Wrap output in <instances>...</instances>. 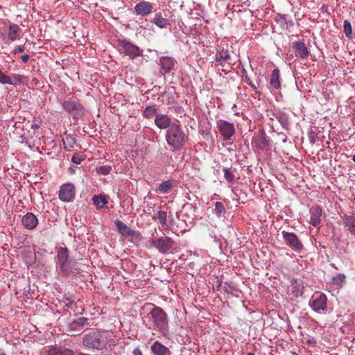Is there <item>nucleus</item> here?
I'll return each instance as SVG.
<instances>
[{
  "instance_id": "obj_1",
  "label": "nucleus",
  "mask_w": 355,
  "mask_h": 355,
  "mask_svg": "<svg viewBox=\"0 0 355 355\" xmlns=\"http://www.w3.org/2000/svg\"><path fill=\"white\" fill-rule=\"evenodd\" d=\"M167 144L175 150L182 149L188 140V137L180 123H173L166 133Z\"/></svg>"
},
{
  "instance_id": "obj_2",
  "label": "nucleus",
  "mask_w": 355,
  "mask_h": 355,
  "mask_svg": "<svg viewBox=\"0 0 355 355\" xmlns=\"http://www.w3.org/2000/svg\"><path fill=\"white\" fill-rule=\"evenodd\" d=\"M150 314L154 325L159 331L164 332L168 329L167 314L162 308L154 307Z\"/></svg>"
},
{
  "instance_id": "obj_3",
  "label": "nucleus",
  "mask_w": 355,
  "mask_h": 355,
  "mask_svg": "<svg viewBox=\"0 0 355 355\" xmlns=\"http://www.w3.org/2000/svg\"><path fill=\"white\" fill-rule=\"evenodd\" d=\"M62 107L74 119H78L84 114V107L78 100L70 99L65 101L62 103Z\"/></svg>"
},
{
  "instance_id": "obj_4",
  "label": "nucleus",
  "mask_w": 355,
  "mask_h": 355,
  "mask_svg": "<svg viewBox=\"0 0 355 355\" xmlns=\"http://www.w3.org/2000/svg\"><path fill=\"white\" fill-rule=\"evenodd\" d=\"M118 46L119 51L128 56L130 59L142 55V51L137 46L125 40H119Z\"/></svg>"
},
{
  "instance_id": "obj_5",
  "label": "nucleus",
  "mask_w": 355,
  "mask_h": 355,
  "mask_svg": "<svg viewBox=\"0 0 355 355\" xmlns=\"http://www.w3.org/2000/svg\"><path fill=\"white\" fill-rule=\"evenodd\" d=\"M216 128L224 141L231 140L236 132L234 124L223 119L216 122Z\"/></svg>"
},
{
  "instance_id": "obj_6",
  "label": "nucleus",
  "mask_w": 355,
  "mask_h": 355,
  "mask_svg": "<svg viewBox=\"0 0 355 355\" xmlns=\"http://www.w3.org/2000/svg\"><path fill=\"white\" fill-rule=\"evenodd\" d=\"M327 296L321 292L315 293L309 302L310 306L318 313L324 312L327 310Z\"/></svg>"
},
{
  "instance_id": "obj_7",
  "label": "nucleus",
  "mask_w": 355,
  "mask_h": 355,
  "mask_svg": "<svg viewBox=\"0 0 355 355\" xmlns=\"http://www.w3.org/2000/svg\"><path fill=\"white\" fill-rule=\"evenodd\" d=\"M151 243L159 252L162 254H166L170 250L173 249L175 244L173 239L168 236L153 239L151 240Z\"/></svg>"
},
{
  "instance_id": "obj_8",
  "label": "nucleus",
  "mask_w": 355,
  "mask_h": 355,
  "mask_svg": "<svg viewBox=\"0 0 355 355\" xmlns=\"http://www.w3.org/2000/svg\"><path fill=\"white\" fill-rule=\"evenodd\" d=\"M282 236L286 243L295 251L300 252L303 249V244L295 233L283 231Z\"/></svg>"
},
{
  "instance_id": "obj_9",
  "label": "nucleus",
  "mask_w": 355,
  "mask_h": 355,
  "mask_svg": "<svg viewBox=\"0 0 355 355\" xmlns=\"http://www.w3.org/2000/svg\"><path fill=\"white\" fill-rule=\"evenodd\" d=\"M83 345L89 348L101 349L104 346V343L101 340V335L94 332L84 337Z\"/></svg>"
},
{
  "instance_id": "obj_10",
  "label": "nucleus",
  "mask_w": 355,
  "mask_h": 355,
  "mask_svg": "<svg viewBox=\"0 0 355 355\" xmlns=\"http://www.w3.org/2000/svg\"><path fill=\"white\" fill-rule=\"evenodd\" d=\"M76 194V189L73 184L67 183L61 186L59 191V198L63 202H71Z\"/></svg>"
},
{
  "instance_id": "obj_11",
  "label": "nucleus",
  "mask_w": 355,
  "mask_h": 355,
  "mask_svg": "<svg viewBox=\"0 0 355 355\" xmlns=\"http://www.w3.org/2000/svg\"><path fill=\"white\" fill-rule=\"evenodd\" d=\"M310 224L314 227H318L321 223L322 216V209L320 206L315 205L312 206L309 209Z\"/></svg>"
},
{
  "instance_id": "obj_12",
  "label": "nucleus",
  "mask_w": 355,
  "mask_h": 355,
  "mask_svg": "<svg viewBox=\"0 0 355 355\" xmlns=\"http://www.w3.org/2000/svg\"><path fill=\"white\" fill-rule=\"evenodd\" d=\"M116 227L123 236H135L137 239H140V234L135 232L134 230H131L129 227H128L121 220H116L114 222Z\"/></svg>"
},
{
  "instance_id": "obj_13",
  "label": "nucleus",
  "mask_w": 355,
  "mask_h": 355,
  "mask_svg": "<svg viewBox=\"0 0 355 355\" xmlns=\"http://www.w3.org/2000/svg\"><path fill=\"white\" fill-rule=\"evenodd\" d=\"M253 146L263 150L268 146V141L266 139V135L263 132L259 131L256 133L252 140Z\"/></svg>"
},
{
  "instance_id": "obj_14",
  "label": "nucleus",
  "mask_w": 355,
  "mask_h": 355,
  "mask_svg": "<svg viewBox=\"0 0 355 355\" xmlns=\"http://www.w3.org/2000/svg\"><path fill=\"white\" fill-rule=\"evenodd\" d=\"M153 6L151 3L146 1H142L136 4L135 6V12L137 15L146 16L152 12Z\"/></svg>"
},
{
  "instance_id": "obj_15",
  "label": "nucleus",
  "mask_w": 355,
  "mask_h": 355,
  "mask_svg": "<svg viewBox=\"0 0 355 355\" xmlns=\"http://www.w3.org/2000/svg\"><path fill=\"white\" fill-rule=\"evenodd\" d=\"M22 225L27 230L35 229L38 224V219L33 213H27L22 218Z\"/></svg>"
},
{
  "instance_id": "obj_16",
  "label": "nucleus",
  "mask_w": 355,
  "mask_h": 355,
  "mask_svg": "<svg viewBox=\"0 0 355 355\" xmlns=\"http://www.w3.org/2000/svg\"><path fill=\"white\" fill-rule=\"evenodd\" d=\"M293 48L297 57L302 59H304L308 57L309 51L304 43L302 42H295L293 43Z\"/></svg>"
},
{
  "instance_id": "obj_17",
  "label": "nucleus",
  "mask_w": 355,
  "mask_h": 355,
  "mask_svg": "<svg viewBox=\"0 0 355 355\" xmlns=\"http://www.w3.org/2000/svg\"><path fill=\"white\" fill-rule=\"evenodd\" d=\"M108 200L109 196L104 193L94 195L92 198V202L97 209H104L108 204Z\"/></svg>"
},
{
  "instance_id": "obj_18",
  "label": "nucleus",
  "mask_w": 355,
  "mask_h": 355,
  "mask_svg": "<svg viewBox=\"0 0 355 355\" xmlns=\"http://www.w3.org/2000/svg\"><path fill=\"white\" fill-rule=\"evenodd\" d=\"M175 63L176 61L171 57L164 56L159 59L161 68L164 73H168L171 71L174 68Z\"/></svg>"
},
{
  "instance_id": "obj_19",
  "label": "nucleus",
  "mask_w": 355,
  "mask_h": 355,
  "mask_svg": "<svg viewBox=\"0 0 355 355\" xmlns=\"http://www.w3.org/2000/svg\"><path fill=\"white\" fill-rule=\"evenodd\" d=\"M171 119L166 114H159L155 116V123L157 128L160 129H166L169 128L171 124Z\"/></svg>"
},
{
  "instance_id": "obj_20",
  "label": "nucleus",
  "mask_w": 355,
  "mask_h": 355,
  "mask_svg": "<svg viewBox=\"0 0 355 355\" xmlns=\"http://www.w3.org/2000/svg\"><path fill=\"white\" fill-rule=\"evenodd\" d=\"M151 351L154 355H170L171 352L168 347L159 341H155L151 346Z\"/></svg>"
},
{
  "instance_id": "obj_21",
  "label": "nucleus",
  "mask_w": 355,
  "mask_h": 355,
  "mask_svg": "<svg viewBox=\"0 0 355 355\" xmlns=\"http://www.w3.org/2000/svg\"><path fill=\"white\" fill-rule=\"evenodd\" d=\"M292 294L296 297L302 296L304 293V284L302 281L294 279L291 282Z\"/></svg>"
},
{
  "instance_id": "obj_22",
  "label": "nucleus",
  "mask_w": 355,
  "mask_h": 355,
  "mask_svg": "<svg viewBox=\"0 0 355 355\" xmlns=\"http://www.w3.org/2000/svg\"><path fill=\"white\" fill-rule=\"evenodd\" d=\"M230 60V55L227 50H221L216 52L215 60L222 67Z\"/></svg>"
},
{
  "instance_id": "obj_23",
  "label": "nucleus",
  "mask_w": 355,
  "mask_h": 355,
  "mask_svg": "<svg viewBox=\"0 0 355 355\" xmlns=\"http://www.w3.org/2000/svg\"><path fill=\"white\" fill-rule=\"evenodd\" d=\"M270 84L273 88L276 89H278L281 87L280 74L279 70L278 69H275L272 71L270 76Z\"/></svg>"
},
{
  "instance_id": "obj_24",
  "label": "nucleus",
  "mask_w": 355,
  "mask_h": 355,
  "mask_svg": "<svg viewBox=\"0 0 355 355\" xmlns=\"http://www.w3.org/2000/svg\"><path fill=\"white\" fill-rule=\"evenodd\" d=\"M19 26L17 24H12L8 28V37L11 41H15L19 38Z\"/></svg>"
},
{
  "instance_id": "obj_25",
  "label": "nucleus",
  "mask_w": 355,
  "mask_h": 355,
  "mask_svg": "<svg viewBox=\"0 0 355 355\" xmlns=\"http://www.w3.org/2000/svg\"><path fill=\"white\" fill-rule=\"evenodd\" d=\"M8 81L7 84L12 85H18L24 83L25 77L23 75L11 73L8 76Z\"/></svg>"
},
{
  "instance_id": "obj_26",
  "label": "nucleus",
  "mask_w": 355,
  "mask_h": 355,
  "mask_svg": "<svg viewBox=\"0 0 355 355\" xmlns=\"http://www.w3.org/2000/svg\"><path fill=\"white\" fill-rule=\"evenodd\" d=\"M58 259L61 265L64 266L67 263L69 257L68 250L67 248H61L58 252Z\"/></svg>"
},
{
  "instance_id": "obj_27",
  "label": "nucleus",
  "mask_w": 355,
  "mask_h": 355,
  "mask_svg": "<svg viewBox=\"0 0 355 355\" xmlns=\"http://www.w3.org/2000/svg\"><path fill=\"white\" fill-rule=\"evenodd\" d=\"M153 23L159 28H164L168 25V20L164 18L161 13H157L153 19Z\"/></svg>"
},
{
  "instance_id": "obj_28",
  "label": "nucleus",
  "mask_w": 355,
  "mask_h": 355,
  "mask_svg": "<svg viewBox=\"0 0 355 355\" xmlns=\"http://www.w3.org/2000/svg\"><path fill=\"white\" fill-rule=\"evenodd\" d=\"M225 208L223 204L221 202H216L214 205V213L215 215L217 217L220 218L225 216Z\"/></svg>"
},
{
  "instance_id": "obj_29",
  "label": "nucleus",
  "mask_w": 355,
  "mask_h": 355,
  "mask_svg": "<svg viewBox=\"0 0 355 355\" xmlns=\"http://www.w3.org/2000/svg\"><path fill=\"white\" fill-rule=\"evenodd\" d=\"M156 113L157 109L154 106H147L142 114L144 118L150 119L157 115Z\"/></svg>"
},
{
  "instance_id": "obj_30",
  "label": "nucleus",
  "mask_w": 355,
  "mask_h": 355,
  "mask_svg": "<svg viewBox=\"0 0 355 355\" xmlns=\"http://www.w3.org/2000/svg\"><path fill=\"white\" fill-rule=\"evenodd\" d=\"M345 223L348 227L349 230L355 234V217L353 215L346 216Z\"/></svg>"
},
{
  "instance_id": "obj_31",
  "label": "nucleus",
  "mask_w": 355,
  "mask_h": 355,
  "mask_svg": "<svg viewBox=\"0 0 355 355\" xmlns=\"http://www.w3.org/2000/svg\"><path fill=\"white\" fill-rule=\"evenodd\" d=\"M156 218L159 221V223L163 227H168L167 223V213L165 211H159L156 215Z\"/></svg>"
},
{
  "instance_id": "obj_32",
  "label": "nucleus",
  "mask_w": 355,
  "mask_h": 355,
  "mask_svg": "<svg viewBox=\"0 0 355 355\" xmlns=\"http://www.w3.org/2000/svg\"><path fill=\"white\" fill-rule=\"evenodd\" d=\"M87 320L85 318H80L71 324V328L73 329H78L79 327L83 328L87 323Z\"/></svg>"
},
{
  "instance_id": "obj_33",
  "label": "nucleus",
  "mask_w": 355,
  "mask_h": 355,
  "mask_svg": "<svg viewBox=\"0 0 355 355\" xmlns=\"http://www.w3.org/2000/svg\"><path fill=\"white\" fill-rule=\"evenodd\" d=\"M50 355H73V352L69 349H53L50 351Z\"/></svg>"
},
{
  "instance_id": "obj_34",
  "label": "nucleus",
  "mask_w": 355,
  "mask_h": 355,
  "mask_svg": "<svg viewBox=\"0 0 355 355\" xmlns=\"http://www.w3.org/2000/svg\"><path fill=\"white\" fill-rule=\"evenodd\" d=\"M343 31H344V33H345L346 37L348 39H352V26H351L350 22L349 21H347V20L344 21Z\"/></svg>"
},
{
  "instance_id": "obj_35",
  "label": "nucleus",
  "mask_w": 355,
  "mask_h": 355,
  "mask_svg": "<svg viewBox=\"0 0 355 355\" xmlns=\"http://www.w3.org/2000/svg\"><path fill=\"white\" fill-rule=\"evenodd\" d=\"M112 171V166L110 165L100 166L96 168V172L99 175H108Z\"/></svg>"
},
{
  "instance_id": "obj_36",
  "label": "nucleus",
  "mask_w": 355,
  "mask_h": 355,
  "mask_svg": "<svg viewBox=\"0 0 355 355\" xmlns=\"http://www.w3.org/2000/svg\"><path fill=\"white\" fill-rule=\"evenodd\" d=\"M224 178L229 182L232 183L234 180L235 175L233 172L227 168H223Z\"/></svg>"
},
{
  "instance_id": "obj_37",
  "label": "nucleus",
  "mask_w": 355,
  "mask_h": 355,
  "mask_svg": "<svg viewBox=\"0 0 355 355\" xmlns=\"http://www.w3.org/2000/svg\"><path fill=\"white\" fill-rule=\"evenodd\" d=\"M171 188V182L168 180L159 184L158 190L162 193H167Z\"/></svg>"
},
{
  "instance_id": "obj_38",
  "label": "nucleus",
  "mask_w": 355,
  "mask_h": 355,
  "mask_svg": "<svg viewBox=\"0 0 355 355\" xmlns=\"http://www.w3.org/2000/svg\"><path fill=\"white\" fill-rule=\"evenodd\" d=\"M345 275L343 274H338L333 278L332 282L337 286H341L345 281Z\"/></svg>"
},
{
  "instance_id": "obj_39",
  "label": "nucleus",
  "mask_w": 355,
  "mask_h": 355,
  "mask_svg": "<svg viewBox=\"0 0 355 355\" xmlns=\"http://www.w3.org/2000/svg\"><path fill=\"white\" fill-rule=\"evenodd\" d=\"M318 133L311 130V131H309V140L310 141V143H311L312 144H315L316 142V141L318 140Z\"/></svg>"
},
{
  "instance_id": "obj_40",
  "label": "nucleus",
  "mask_w": 355,
  "mask_h": 355,
  "mask_svg": "<svg viewBox=\"0 0 355 355\" xmlns=\"http://www.w3.org/2000/svg\"><path fill=\"white\" fill-rule=\"evenodd\" d=\"M84 159L85 157L83 156L78 154H74L71 158V161L76 164H80Z\"/></svg>"
},
{
  "instance_id": "obj_41",
  "label": "nucleus",
  "mask_w": 355,
  "mask_h": 355,
  "mask_svg": "<svg viewBox=\"0 0 355 355\" xmlns=\"http://www.w3.org/2000/svg\"><path fill=\"white\" fill-rule=\"evenodd\" d=\"M8 75L3 73L0 69V83L4 85L7 84V82L8 81Z\"/></svg>"
},
{
  "instance_id": "obj_42",
  "label": "nucleus",
  "mask_w": 355,
  "mask_h": 355,
  "mask_svg": "<svg viewBox=\"0 0 355 355\" xmlns=\"http://www.w3.org/2000/svg\"><path fill=\"white\" fill-rule=\"evenodd\" d=\"M24 51V46H21V45L17 46L14 49V53H15V54L17 53H21Z\"/></svg>"
},
{
  "instance_id": "obj_43",
  "label": "nucleus",
  "mask_w": 355,
  "mask_h": 355,
  "mask_svg": "<svg viewBox=\"0 0 355 355\" xmlns=\"http://www.w3.org/2000/svg\"><path fill=\"white\" fill-rule=\"evenodd\" d=\"M306 344L308 345H315V343H316V341L315 340V338H311L309 339H308L306 341Z\"/></svg>"
},
{
  "instance_id": "obj_44",
  "label": "nucleus",
  "mask_w": 355,
  "mask_h": 355,
  "mask_svg": "<svg viewBox=\"0 0 355 355\" xmlns=\"http://www.w3.org/2000/svg\"><path fill=\"white\" fill-rule=\"evenodd\" d=\"M29 58H30V57L27 54L21 56V60L24 63H26L28 61Z\"/></svg>"
},
{
  "instance_id": "obj_45",
  "label": "nucleus",
  "mask_w": 355,
  "mask_h": 355,
  "mask_svg": "<svg viewBox=\"0 0 355 355\" xmlns=\"http://www.w3.org/2000/svg\"><path fill=\"white\" fill-rule=\"evenodd\" d=\"M133 355H143V354L139 348H136L133 351Z\"/></svg>"
},
{
  "instance_id": "obj_46",
  "label": "nucleus",
  "mask_w": 355,
  "mask_h": 355,
  "mask_svg": "<svg viewBox=\"0 0 355 355\" xmlns=\"http://www.w3.org/2000/svg\"><path fill=\"white\" fill-rule=\"evenodd\" d=\"M66 140H67V141H68V140H71V141H72L73 139H72V138H71V137H66Z\"/></svg>"
},
{
  "instance_id": "obj_47",
  "label": "nucleus",
  "mask_w": 355,
  "mask_h": 355,
  "mask_svg": "<svg viewBox=\"0 0 355 355\" xmlns=\"http://www.w3.org/2000/svg\"><path fill=\"white\" fill-rule=\"evenodd\" d=\"M353 161L355 162V155L353 157Z\"/></svg>"
},
{
  "instance_id": "obj_48",
  "label": "nucleus",
  "mask_w": 355,
  "mask_h": 355,
  "mask_svg": "<svg viewBox=\"0 0 355 355\" xmlns=\"http://www.w3.org/2000/svg\"><path fill=\"white\" fill-rule=\"evenodd\" d=\"M248 355H254L253 353H248Z\"/></svg>"
},
{
  "instance_id": "obj_49",
  "label": "nucleus",
  "mask_w": 355,
  "mask_h": 355,
  "mask_svg": "<svg viewBox=\"0 0 355 355\" xmlns=\"http://www.w3.org/2000/svg\"><path fill=\"white\" fill-rule=\"evenodd\" d=\"M64 143L65 144V141ZM64 148H67V147L66 146L65 144H64Z\"/></svg>"
}]
</instances>
